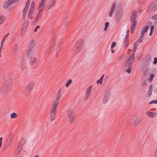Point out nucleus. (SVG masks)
Masks as SVG:
<instances>
[{"label": "nucleus", "mask_w": 157, "mask_h": 157, "mask_svg": "<svg viewBox=\"0 0 157 157\" xmlns=\"http://www.w3.org/2000/svg\"><path fill=\"white\" fill-rule=\"evenodd\" d=\"M151 70L149 67L146 68L143 71V73L145 74H148L151 72Z\"/></svg>", "instance_id": "25"}, {"label": "nucleus", "mask_w": 157, "mask_h": 157, "mask_svg": "<svg viewBox=\"0 0 157 157\" xmlns=\"http://www.w3.org/2000/svg\"><path fill=\"white\" fill-rule=\"evenodd\" d=\"M37 60V59L35 58H33L31 60V62L33 63H35Z\"/></svg>", "instance_id": "41"}, {"label": "nucleus", "mask_w": 157, "mask_h": 157, "mask_svg": "<svg viewBox=\"0 0 157 157\" xmlns=\"http://www.w3.org/2000/svg\"><path fill=\"white\" fill-rule=\"evenodd\" d=\"M151 19L154 20L157 19V13L153 15L151 17Z\"/></svg>", "instance_id": "37"}, {"label": "nucleus", "mask_w": 157, "mask_h": 157, "mask_svg": "<svg viewBox=\"0 0 157 157\" xmlns=\"http://www.w3.org/2000/svg\"><path fill=\"white\" fill-rule=\"evenodd\" d=\"M137 11L136 10L133 11L131 13L130 17V21L131 22L135 21L136 17Z\"/></svg>", "instance_id": "7"}, {"label": "nucleus", "mask_w": 157, "mask_h": 157, "mask_svg": "<svg viewBox=\"0 0 157 157\" xmlns=\"http://www.w3.org/2000/svg\"><path fill=\"white\" fill-rule=\"evenodd\" d=\"M92 86H89L86 90V98L85 99L87 100L89 98L90 94L92 90Z\"/></svg>", "instance_id": "9"}, {"label": "nucleus", "mask_w": 157, "mask_h": 157, "mask_svg": "<svg viewBox=\"0 0 157 157\" xmlns=\"http://www.w3.org/2000/svg\"><path fill=\"white\" fill-rule=\"evenodd\" d=\"M22 147V145L20 142L18 144V147L17 151L16 152V155H17L19 154L21 152V149Z\"/></svg>", "instance_id": "22"}, {"label": "nucleus", "mask_w": 157, "mask_h": 157, "mask_svg": "<svg viewBox=\"0 0 157 157\" xmlns=\"http://www.w3.org/2000/svg\"><path fill=\"white\" fill-rule=\"evenodd\" d=\"M134 59V55H132L128 59L125 63V65L128 66L131 65L133 63Z\"/></svg>", "instance_id": "6"}, {"label": "nucleus", "mask_w": 157, "mask_h": 157, "mask_svg": "<svg viewBox=\"0 0 157 157\" xmlns=\"http://www.w3.org/2000/svg\"><path fill=\"white\" fill-rule=\"evenodd\" d=\"M136 49H137V48H136L135 47H134L133 49V52H134L135 51H136Z\"/></svg>", "instance_id": "56"}, {"label": "nucleus", "mask_w": 157, "mask_h": 157, "mask_svg": "<svg viewBox=\"0 0 157 157\" xmlns=\"http://www.w3.org/2000/svg\"><path fill=\"white\" fill-rule=\"evenodd\" d=\"M2 137L0 138V148L1 147L2 144Z\"/></svg>", "instance_id": "50"}, {"label": "nucleus", "mask_w": 157, "mask_h": 157, "mask_svg": "<svg viewBox=\"0 0 157 157\" xmlns=\"http://www.w3.org/2000/svg\"><path fill=\"white\" fill-rule=\"evenodd\" d=\"M133 23L131 25V28L135 29V27L136 26L137 24L136 21H135L132 22Z\"/></svg>", "instance_id": "34"}, {"label": "nucleus", "mask_w": 157, "mask_h": 157, "mask_svg": "<svg viewBox=\"0 0 157 157\" xmlns=\"http://www.w3.org/2000/svg\"><path fill=\"white\" fill-rule=\"evenodd\" d=\"M125 48H127V47L128 45V41H127V40H125Z\"/></svg>", "instance_id": "36"}, {"label": "nucleus", "mask_w": 157, "mask_h": 157, "mask_svg": "<svg viewBox=\"0 0 157 157\" xmlns=\"http://www.w3.org/2000/svg\"><path fill=\"white\" fill-rule=\"evenodd\" d=\"M56 2V0H52L51 1L47 6L48 9L49 10L53 7L55 5Z\"/></svg>", "instance_id": "17"}, {"label": "nucleus", "mask_w": 157, "mask_h": 157, "mask_svg": "<svg viewBox=\"0 0 157 157\" xmlns=\"http://www.w3.org/2000/svg\"><path fill=\"white\" fill-rule=\"evenodd\" d=\"M3 44H4V42L2 41L1 43V44L0 47L1 48H2Z\"/></svg>", "instance_id": "54"}, {"label": "nucleus", "mask_w": 157, "mask_h": 157, "mask_svg": "<svg viewBox=\"0 0 157 157\" xmlns=\"http://www.w3.org/2000/svg\"><path fill=\"white\" fill-rule=\"evenodd\" d=\"M154 77V75L153 74H151L150 75V77L148 79L149 82H151L152 81Z\"/></svg>", "instance_id": "28"}, {"label": "nucleus", "mask_w": 157, "mask_h": 157, "mask_svg": "<svg viewBox=\"0 0 157 157\" xmlns=\"http://www.w3.org/2000/svg\"><path fill=\"white\" fill-rule=\"evenodd\" d=\"M17 116V115L15 113H12L10 115V117L12 119L16 118Z\"/></svg>", "instance_id": "30"}, {"label": "nucleus", "mask_w": 157, "mask_h": 157, "mask_svg": "<svg viewBox=\"0 0 157 157\" xmlns=\"http://www.w3.org/2000/svg\"><path fill=\"white\" fill-rule=\"evenodd\" d=\"M131 67H129L126 70V71L128 73H130L131 72Z\"/></svg>", "instance_id": "42"}, {"label": "nucleus", "mask_w": 157, "mask_h": 157, "mask_svg": "<svg viewBox=\"0 0 157 157\" xmlns=\"http://www.w3.org/2000/svg\"><path fill=\"white\" fill-rule=\"evenodd\" d=\"M129 32V30H128L127 31V33H128V34Z\"/></svg>", "instance_id": "60"}, {"label": "nucleus", "mask_w": 157, "mask_h": 157, "mask_svg": "<svg viewBox=\"0 0 157 157\" xmlns=\"http://www.w3.org/2000/svg\"><path fill=\"white\" fill-rule=\"evenodd\" d=\"M157 63V58L156 57L154 58L153 63L155 64Z\"/></svg>", "instance_id": "48"}, {"label": "nucleus", "mask_w": 157, "mask_h": 157, "mask_svg": "<svg viewBox=\"0 0 157 157\" xmlns=\"http://www.w3.org/2000/svg\"><path fill=\"white\" fill-rule=\"evenodd\" d=\"M111 52L112 53H114V51L113 50V49H111Z\"/></svg>", "instance_id": "58"}, {"label": "nucleus", "mask_w": 157, "mask_h": 157, "mask_svg": "<svg viewBox=\"0 0 157 157\" xmlns=\"http://www.w3.org/2000/svg\"><path fill=\"white\" fill-rule=\"evenodd\" d=\"M47 0H42V2H40L39 7L38 8V9L39 10V12H42V10L44 9V6L45 4L46 3Z\"/></svg>", "instance_id": "13"}, {"label": "nucleus", "mask_w": 157, "mask_h": 157, "mask_svg": "<svg viewBox=\"0 0 157 157\" xmlns=\"http://www.w3.org/2000/svg\"><path fill=\"white\" fill-rule=\"evenodd\" d=\"M42 12H38L37 15H36L35 18L32 22V25H33L35 24L39 19L41 17L42 15Z\"/></svg>", "instance_id": "8"}, {"label": "nucleus", "mask_w": 157, "mask_h": 157, "mask_svg": "<svg viewBox=\"0 0 157 157\" xmlns=\"http://www.w3.org/2000/svg\"><path fill=\"white\" fill-rule=\"evenodd\" d=\"M28 24V20H26L24 22L23 25L22 30L23 32H25L26 31V29L27 28Z\"/></svg>", "instance_id": "21"}, {"label": "nucleus", "mask_w": 157, "mask_h": 157, "mask_svg": "<svg viewBox=\"0 0 157 157\" xmlns=\"http://www.w3.org/2000/svg\"><path fill=\"white\" fill-rule=\"evenodd\" d=\"M116 45V43L115 42H113L112 43L111 45V48L112 49Z\"/></svg>", "instance_id": "40"}, {"label": "nucleus", "mask_w": 157, "mask_h": 157, "mask_svg": "<svg viewBox=\"0 0 157 157\" xmlns=\"http://www.w3.org/2000/svg\"><path fill=\"white\" fill-rule=\"evenodd\" d=\"M1 56V53H0V57Z\"/></svg>", "instance_id": "64"}, {"label": "nucleus", "mask_w": 157, "mask_h": 157, "mask_svg": "<svg viewBox=\"0 0 157 157\" xmlns=\"http://www.w3.org/2000/svg\"><path fill=\"white\" fill-rule=\"evenodd\" d=\"M138 44H139V42H138V41H137L135 43L134 45V47H135L136 48H137L138 46Z\"/></svg>", "instance_id": "44"}, {"label": "nucleus", "mask_w": 157, "mask_h": 157, "mask_svg": "<svg viewBox=\"0 0 157 157\" xmlns=\"http://www.w3.org/2000/svg\"><path fill=\"white\" fill-rule=\"evenodd\" d=\"M4 87V86H2V87H1V89H3V88Z\"/></svg>", "instance_id": "62"}, {"label": "nucleus", "mask_w": 157, "mask_h": 157, "mask_svg": "<svg viewBox=\"0 0 157 157\" xmlns=\"http://www.w3.org/2000/svg\"><path fill=\"white\" fill-rule=\"evenodd\" d=\"M72 82V81L71 79L69 80L67 82H66L65 84V86L67 87H68V86L71 84Z\"/></svg>", "instance_id": "33"}, {"label": "nucleus", "mask_w": 157, "mask_h": 157, "mask_svg": "<svg viewBox=\"0 0 157 157\" xmlns=\"http://www.w3.org/2000/svg\"><path fill=\"white\" fill-rule=\"evenodd\" d=\"M152 33H153V32L150 31V33H149V36H151L152 35Z\"/></svg>", "instance_id": "59"}, {"label": "nucleus", "mask_w": 157, "mask_h": 157, "mask_svg": "<svg viewBox=\"0 0 157 157\" xmlns=\"http://www.w3.org/2000/svg\"><path fill=\"white\" fill-rule=\"evenodd\" d=\"M152 22L151 21L148 22L144 26L142 29L141 31V34L140 35V37L143 38L144 36V34L147 30L149 28L150 26L151 25Z\"/></svg>", "instance_id": "4"}, {"label": "nucleus", "mask_w": 157, "mask_h": 157, "mask_svg": "<svg viewBox=\"0 0 157 157\" xmlns=\"http://www.w3.org/2000/svg\"><path fill=\"white\" fill-rule=\"evenodd\" d=\"M155 6H156V10L157 9V1H155L153 2Z\"/></svg>", "instance_id": "52"}, {"label": "nucleus", "mask_w": 157, "mask_h": 157, "mask_svg": "<svg viewBox=\"0 0 157 157\" xmlns=\"http://www.w3.org/2000/svg\"><path fill=\"white\" fill-rule=\"evenodd\" d=\"M56 111L51 110L50 112V120L51 121H52L55 119L56 117Z\"/></svg>", "instance_id": "18"}, {"label": "nucleus", "mask_w": 157, "mask_h": 157, "mask_svg": "<svg viewBox=\"0 0 157 157\" xmlns=\"http://www.w3.org/2000/svg\"><path fill=\"white\" fill-rule=\"evenodd\" d=\"M67 116L68 118L69 122L72 123L75 119V112L72 110L69 109L67 111Z\"/></svg>", "instance_id": "2"}, {"label": "nucleus", "mask_w": 157, "mask_h": 157, "mask_svg": "<svg viewBox=\"0 0 157 157\" xmlns=\"http://www.w3.org/2000/svg\"><path fill=\"white\" fill-rule=\"evenodd\" d=\"M134 122L133 124V125L134 127H137L139 125L140 123V121L137 118L133 120Z\"/></svg>", "instance_id": "24"}, {"label": "nucleus", "mask_w": 157, "mask_h": 157, "mask_svg": "<svg viewBox=\"0 0 157 157\" xmlns=\"http://www.w3.org/2000/svg\"><path fill=\"white\" fill-rule=\"evenodd\" d=\"M155 157H157V147L156 150V152L155 155Z\"/></svg>", "instance_id": "55"}, {"label": "nucleus", "mask_w": 157, "mask_h": 157, "mask_svg": "<svg viewBox=\"0 0 157 157\" xmlns=\"http://www.w3.org/2000/svg\"><path fill=\"white\" fill-rule=\"evenodd\" d=\"M145 114L146 115L151 118H153L156 115V113H155L151 112L149 111L146 112L145 113Z\"/></svg>", "instance_id": "23"}, {"label": "nucleus", "mask_w": 157, "mask_h": 157, "mask_svg": "<svg viewBox=\"0 0 157 157\" xmlns=\"http://www.w3.org/2000/svg\"><path fill=\"white\" fill-rule=\"evenodd\" d=\"M40 28V26H37L34 29V31L36 32L37 31V29H39Z\"/></svg>", "instance_id": "53"}, {"label": "nucleus", "mask_w": 157, "mask_h": 157, "mask_svg": "<svg viewBox=\"0 0 157 157\" xmlns=\"http://www.w3.org/2000/svg\"><path fill=\"white\" fill-rule=\"evenodd\" d=\"M104 75H102L101 76V78H100V79L97 81V83H98V84L99 83L100 84H101L102 83V81L104 78Z\"/></svg>", "instance_id": "29"}, {"label": "nucleus", "mask_w": 157, "mask_h": 157, "mask_svg": "<svg viewBox=\"0 0 157 157\" xmlns=\"http://www.w3.org/2000/svg\"><path fill=\"white\" fill-rule=\"evenodd\" d=\"M129 34H128V33L126 34L125 38V40H127V41H129Z\"/></svg>", "instance_id": "47"}, {"label": "nucleus", "mask_w": 157, "mask_h": 157, "mask_svg": "<svg viewBox=\"0 0 157 157\" xmlns=\"http://www.w3.org/2000/svg\"><path fill=\"white\" fill-rule=\"evenodd\" d=\"M18 0H12V2H5L4 4L3 7L4 8H7L13 2H17Z\"/></svg>", "instance_id": "20"}, {"label": "nucleus", "mask_w": 157, "mask_h": 157, "mask_svg": "<svg viewBox=\"0 0 157 157\" xmlns=\"http://www.w3.org/2000/svg\"><path fill=\"white\" fill-rule=\"evenodd\" d=\"M110 94L109 93L105 94L102 98V102L104 104H106L109 99Z\"/></svg>", "instance_id": "10"}, {"label": "nucleus", "mask_w": 157, "mask_h": 157, "mask_svg": "<svg viewBox=\"0 0 157 157\" xmlns=\"http://www.w3.org/2000/svg\"><path fill=\"white\" fill-rule=\"evenodd\" d=\"M109 25V23L108 22H106L105 23V27L104 28V30L105 31H107Z\"/></svg>", "instance_id": "32"}, {"label": "nucleus", "mask_w": 157, "mask_h": 157, "mask_svg": "<svg viewBox=\"0 0 157 157\" xmlns=\"http://www.w3.org/2000/svg\"><path fill=\"white\" fill-rule=\"evenodd\" d=\"M62 88H60L58 90L56 96V99L54 100L52 107L51 110L56 111L57 108L61 95Z\"/></svg>", "instance_id": "1"}, {"label": "nucleus", "mask_w": 157, "mask_h": 157, "mask_svg": "<svg viewBox=\"0 0 157 157\" xmlns=\"http://www.w3.org/2000/svg\"><path fill=\"white\" fill-rule=\"evenodd\" d=\"M34 85L33 82H30L26 85L24 89V92L26 94H29L31 93Z\"/></svg>", "instance_id": "3"}, {"label": "nucleus", "mask_w": 157, "mask_h": 157, "mask_svg": "<svg viewBox=\"0 0 157 157\" xmlns=\"http://www.w3.org/2000/svg\"><path fill=\"white\" fill-rule=\"evenodd\" d=\"M134 29H133V28H131V33H133V31H134Z\"/></svg>", "instance_id": "57"}, {"label": "nucleus", "mask_w": 157, "mask_h": 157, "mask_svg": "<svg viewBox=\"0 0 157 157\" xmlns=\"http://www.w3.org/2000/svg\"><path fill=\"white\" fill-rule=\"evenodd\" d=\"M19 46L17 44H15L13 48V55H15L18 51Z\"/></svg>", "instance_id": "16"}, {"label": "nucleus", "mask_w": 157, "mask_h": 157, "mask_svg": "<svg viewBox=\"0 0 157 157\" xmlns=\"http://www.w3.org/2000/svg\"><path fill=\"white\" fill-rule=\"evenodd\" d=\"M123 57V55H121L118 56L117 58V60L118 61H120L121 60Z\"/></svg>", "instance_id": "45"}, {"label": "nucleus", "mask_w": 157, "mask_h": 157, "mask_svg": "<svg viewBox=\"0 0 157 157\" xmlns=\"http://www.w3.org/2000/svg\"><path fill=\"white\" fill-rule=\"evenodd\" d=\"M120 19L121 18L116 16L115 18L116 22L117 23H118L120 21Z\"/></svg>", "instance_id": "39"}, {"label": "nucleus", "mask_w": 157, "mask_h": 157, "mask_svg": "<svg viewBox=\"0 0 157 157\" xmlns=\"http://www.w3.org/2000/svg\"><path fill=\"white\" fill-rule=\"evenodd\" d=\"M154 26H151V28H150V31L151 32H153V31L154 30Z\"/></svg>", "instance_id": "51"}, {"label": "nucleus", "mask_w": 157, "mask_h": 157, "mask_svg": "<svg viewBox=\"0 0 157 157\" xmlns=\"http://www.w3.org/2000/svg\"><path fill=\"white\" fill-rule=\"evenodd\" d=\"M35 51V48H28L26 51L27 56L28 58H30L32 57Z\"/></svg>", "instance_id": "5"}, {"label": "nucleus", "mask_w": 157, "mask_h": 157, "mask_svg": "<svg viewBox=\"0 0 157 157\" xmlns=\"http://www.w3.org/2000/svg\"><path fill=\"white\" fill-rule=\"evenodd\" d=\"M2 49V48H0V53H1Z\"/></svg>", "instance_id": "61"}, {"label": "nucleus", "mask_w": 157, "mask_h": 157, "mask_svg": "<svg viewBox=\"0 0 157 157\" xmlns=\"http://www.w3.org/2000/svg\"><path fill=\"white\" fill-rule=\"evenodd\" d=\"M152 85H151L150 86L148 91L146 95V96L147 97L149 98L151 96L152 94Z\"/></svg>", "instance_id": "19"}, {"label": "nucleus", "mask_w": 157, "mask_h": 157, "mask_svg": "<svg viewBox=\"0 0 157 157\" xmlns=\"http://www.w3.org/2000/svg\"><path fill=\"white\" fill-rule=\"evenodd\" d=\"M30 3L29 1L28 0L26 3V6L23 10V19H24L25 17H26V12L29 5Z\"/></svg>", "instance_id": "12"}, {"label": "nucleus", "mask_w": 157, "mask_h": 157, "mask_svg": "<svg viewBox=\"0 0 157 157\" xmlns=\"http://www.w3.org/2000/svg\"><path fill=\"white\" fill-rule=\"evenodd\" d=\"M123 15V13L122 11H119L117 13L116 16L118 17H119L121 18Z\"/></svg>", "instance_id": "31"}, {"label": "nucleus", "mask_w": 157, "mask_h": 157, "mask_svg": "<svg viewBox=\"0 0 157 157\" xmlns=\"http://www.w3.org/2000/svg\"><path fill=\"white\" fill-rule=\"evenodd\" d=\"M34 2H32L31 5L30 9L34 10Z\"/></svg>", "instance_id": "43"}, {"label": "nucleus", "mask_w": 157, "mask_h": 157, "mask_svg": "<svg viewBox=\"0 0 157 157\" xmlns=\"http://www.w3.org/2000/svg\"><path fill=\"white\" fill-rule=\"evenodd\" d=\"M34 10L29 9L28 14V17L29 18L31 19L32 15L33 13Z\"/></svg>", "instance_id": "26"}, {"label": "nucleus", "mask_w": 157, "mask_h": 157, "mask_svg": "<svg viewBox=\"0 0 157 157\" xmlns=\"http://www.w3.org/2000/svg\"><path fill=\"white\" fill-rule=\"evenodd\" d=\"M143 40V38H140V37L139 39V41H138L139 42L141 43Z\"/></svg>", "instance_id": "49"}, {"label": "nucleus", "mask_w": 157, "mask_h": 157, "mask_svg": "<svg viewBox=\"0 0 157 157\" xmlns=\"http://www.w3.org/2000/svg\"><path fill=\"white\" fill-rule=\"evenodd\" d=\"M9 34V33H8L6 34L5 36H4L2 38V41L4 42L5 40V39L8 36Z\"/></svg>", "instance_id": "35"}, {"label": "nucleus", "mask_w": 157, "mask_h": 157, "mask_svg": "<svg viewBox=\"0 0 157 157\" xmlns=\"http://www.w3.org/2000/svg\"><path fill=\"white\" fill-rule=\"evenodd\" d=\"M82 49V48L80 47H78L76 49L75 52L78 53Z\"/></svg>", "instance_id": "38"}, {"label": "nucleus", "mask_w": 157, "mask_h": 157, "mask_svg": "<svg viewBox=\"0 0 157 157\" xmlns=\"http://www.w3.org/2000/svg\"><path fill=\"white\" fill-rule=\"evenodd\" d=\"M34 157H39L38 155H35V156H34Z\"/></svg>", "instance_id": "63"}, {"label": "nucleus", "mask_w": 157, "mask_h": 157, "mask_svg": "<svg viewBox=\"0 0 157 157\" xmlns=\"http://www.w3.org/2000/svg\"><path fill=\"white\" fill-rule=\"evenodd\" d=\"M153 103L157 104V100H153L150 101L149 103V104H151Z\"/></svg>", "instance_id": "46"}, {"label": "nucleus", "mask_w": 157, "mask_h": 157, "mask_svg": "<svg viewBox=\"0 0 157 157\" xmlns=\"http://www.w3.org/2000/svg\"><path fill=\"white\" fill-rule=\"evenodd\" d=\"M116 8V4L115 3H113L109 13V17H111L113 16V12L115 11Z\"/></svg>", "instance_id": "14"}, {"label": "nucleus", "mask_w": 157, "mask_h": 157, "mask_svg": "<svg viewBox=\"0 0 157 157\" xmlns=\"http://www.w3.org/2000/svg\"><path fill=\"white\" fill-rule=\"evenodd\" d=\"M35 44V41L34 40H32L29 41L28 44V48H34V46Z\"/></svg>", "instance_id": "15"}, {"label": "nucleus", "mask_w": 157, "mask_h": 157, "mask_svg": "<svg viewBox=\"0 0 157 157\" xmlns=\"http://www.w3.org/2000/svg\"><path fill=\"white\" fill-rule=\"evenodd\" d=\"M6 19V17L3 16H0V25L2 24L3 23Z\"/></svg>", "instance_id": "27"}, {"label": "nucleus", "mask_w": 157, "mask_h": 157, "mask_svg": "<svg viewBox=\"0 0 157 157\" xmlns=\"http://www.w3.org/2000/svg\"><path fill=\"white\" fill-rule=\"evenodd\" d=\"M156 10V6L154 5V3H151L148 7L147 10V13H150Z\"/></svg>", "instance_id": "11"}]
</instances>
